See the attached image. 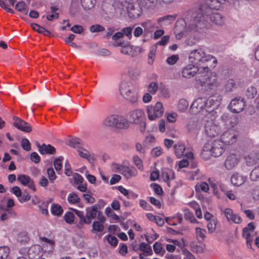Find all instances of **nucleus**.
<instances>
[{"instance_id": "obj_44", "label": "nucleus", "mask_w": 259, "mask_h": 259, "mask_svg": "<svg viewBox=\"0 0 259 259\" xmlns=\"http://www.w3.org/2000/svg\"><path fill=\"white\" fill-rule=\"evenodd\" d=\"M218 220L217 218H213L207 224V228L209 233H213L216 229Z\"/></svg>"}, {"instance_id": "obj_10", "label": "nucleus", "mask_w": 259, "mask_h": 259, "mask_svg": "<svg viewBox=\"0 0 259 259\" xmlns=\"http://www.w3.org/2000/svg\"><path fill=\"white\" fill-rule=\"evenodd\" d=\"M79 140H77L75 143L71 142L70 146L76 149L78 155L81 157L87 159L91 164H93L95 159L94 155L80 147L79 145Z\"/></svg>"}, {"instance_id": "obj_26", "label": "nucleus", "mask_w": 259, "mask_h": 259, "mask_svg": "<svg viewBox=\"0 0 259 259\" xmlns=\"http://www.w3.org/2000/svg\"><path fill=\"white\" fill-rule=\"evenodd\" d=\"M115 115L112 114L107 116L103 120V126L105 127H115Z\"/></svg>"}, {"instance_id": "obj_52", "label": "nucleus", "mask_w": 259, "mask_h": 259, "mask_svg": "<svg viewBox=\"0 0 259 259\" xmlns=\"http://www.w3.org/2000/svg\"><path fill=\"white\" fill-rule=\"evenodd\" d=\"M18 241L20 243L26 242L28 240V234L26 232H20L17 236Z\"/></svg>"}, {"instance_id": "obj_37", "label": "nucleus", "mask_w": 259, "mask_h": 259, "mask_svg": "<svg viewBox=\"0 0 259 259\" xmlns=\"http://www.w3.org/2000/svg\"><path fill=\"white\" fill-rule=\"evenodd\" d=\"M139 249L145 253L146 255H151L153 253L151 247L144 242H142L140 244Z\"/></svg>"}, {"instance_id": "obj_46", "label": "nucleus", "mask_w": 259, "mask_h": 259, "mask_svg": "<svg viewBox=\"0 0 259 259\" xmlns=\"http://www.w3.org/2000/svg\"><path fill=\"white\" fill-rule=\"evenodd\" d=\"M195 233L197 239L199 241H202L205 237L206 231L204 229L199 227L195 228Z\"/></svg>"}, {"instance_id": "obj_61", "label": "nucleus", "mask_w": 259, "mask_h": 259, "mask_svg": "<svg viewBox=\"0 0 259 259\" xmlns=\"http://www.w3.org/2000/svg\"><path fill=\"white\" fill-rule=\"evenodd\" d=\"M91 32H99L105 30V28L99 24L92 25L90 28Z\"/></svg>"}, {"instance_id": "obj_9", "label": "nucleus", "mask_w": 259, "mask_h": 259, "mask_svg": "<svg viewBox=\"0 0 259 259\" xmlns=\"http://www.w3.org/2000/svg\"><path fill=\"white\" fill-rule=\"evenodd\" d=\"M238 132L233 128H230L224 132L221 137V141L225 145H230L234 144L237 141Z\"/></svg>"}, {"instance_id": "obj_3", "label": "nucleus", "mask_w": 259, "mask_h": 259, "mask_svg": "<svg viewBox=\"0 0 259 259\" xmlns=\"http://www.w3.org/2000/svg\"><path fill=\"white\" fill-rule=\"evenodd\" d=\"M189 60L191 63L197 66H206L209 68V71L215 67L217 60L210 54L206 53L204 49L199 48L192 50L189 55Z\"/></svg>"}, {"instance_id": "obj_17", "label": "nucleus", "mask_w": 259, "mask_h": 259, "mask_svg": "<svg viewBox=\"0 0 259 259\" xmlns=\"http://www.w3.org/2000/svg\"><path fill=\"white\" fill-rule=\"evenodd\" d=\"M239 158L237 155L230 154L227 156L224 165L226 169L230 170L234 168L238 163Z\"/></svg>"}, {"instance_id": "obj_55", "label": "nucleus", "mask_w": 259, "mask_h": 259, "mask_svg": "<svg viewBox=\"0 0 259 259\" xmlns=\"http://www.w3.org/2000/svg\"><path fill=\"white\" fill-rule=\"evenodd\" d=\"M158 90V85L156 82H151L148 86V91L149 93L154 95Z\"/></svg>"}, {"instance_id": "obj_20", "label": "nucleus", "mask_w": 259, "mask_h": 259, "mask_svg": "<svg viewBox=\"0 0 259 259\" xmlns=\"http://www.w3.org/2000/svg\"><path fill=\"white\" fill-rule=\"evenodd\" d=\"M14 122L13 124L17 128L27 133L31 131V127L27 122L16 117H14Z\"/></svg>"}, {"instance_id": "obj_57", "label": "nucleus", "mask_w": 259, "mask_h": 259, "mask_svg": "<svg viewBox=\"0 0 259 259\" xmlns=\"http://www.w3.org/2000/svg\"><path fill=\"white\" fill-rule=\"evenodd\" d=\"M65 222L68 224H72L74 222V213L70 211H67L64 216Z\"/></svg>"}, {"instance_id": "obj_28", "label": "nucleus", "mask_w": 259, "mask_h": 259, "mask_svg": "<svg viewBox=\"0 0 259 259\" xmlns=\"http://www.w3.org/2000/svg\"><path fill=\"white\" fill-rule=\"evenodd\" d=\"M39 152L41 154H54L56 152V149L55 147L51 145H46L43 144L41 146L38 147Z\"/></svg>"}, {"instance_id": "obj_21", "label": "nucleus", "mask_w": 259, "mask_h": 259, "mask_svg": "<svg viewBox=\"0 0 259 259\" xmlns=\"http://www.w3.org/2000/svg\"><path fill=\"white\" fill-rule=\"evenodd\" d=\"M17 180L23 185L28 187L34 191H35L33 181L29 176L21 174L18 176Z\"/></svg>"}, {"instance_id": "obj_19", "label": "nucleus", "mask_w": 259, "mask_h": 259, "mask_svg": "<svg viewBox=\"0 0 259 259\" xmlns=\"http://www.w3.org/2000/svg\"><path fill=\"white\" fill-rule=\"evenodd\" d=\"M41 243L43 253L51 254L53 252L54 248V242L53 240L43 237L41 238Z\"/></svg>"}, {"instance_id": "obj_54", "label": "nucleus", "mask_w": 259, "mask_h": 259, "mask_svg": "<svg viewBox=\"0 0 259 259\" xmlns=\"http://www.w3.org/2000/svg\"><path fill=\"white\" fill-rule=\"evenodd\" d=\"M257 91L256 89L253 87L250 86L247 89L246 91V95L248 98H253L256 95Z\"/></svg>"}, {"instance_id": "obj_8", "label": "nucleus", "mask_w": 259, "mask_h": 259, "mask_svg": "<svg viewBox=\"0 0 259 259\" xmlns=\"http://www.w3.org/2000/svg\"><path fill=\"white\" fill-rule=\"evenodd\" d=\"M148 119L153 120L161 117L164 112V108L162 103L157 102L154 106H148L147 108Z\"/></svg>"}, {"instance_id": "obj_40", "label": "nucleus", "mask_w": 259, "mask_h": 259, "mask_svg": "<svg viewBox=\"0 0 259 259\" xmlns=\"http://www.w3.org/2000/svg\"><path fill=\"white\" fill-rule=\"evenodd\" d=\"M175 152L176 155L179 158L181 157L185 150V147L182 143H179L176 144L175 147Z\"/></svg>"}, {"instance_id": "obj_14", "label": "nucleus", "mask_w": 259, "mask_h": 259, "mask_svg": "<svg viewBox=\"0 0 259 259\" xmlns=\"http://www.w3.org/2000/svg\"><path fill=\"white\" fill-rule=\"evenodd\" d=\"M222 214L230 223H234L239 224L241 223L242 219L241 217L237 213H235L233 210L230 208H226L221 210Z\"/></svg>"}, {"instance_id": "obj_23", "label": "nucleus", "mask_w": 259, "mask_h": 259, "mask_svg": "<svg viewBox=\"0 0 259 259\" xmlns=\"http://www.w3.org/2000/svg\"><path fill=\"white\" fill-rule=\"evenodd\" d=\"M130 126V122L123 116L116 114L115 127L119 129H127Z\"/></svg>"}, {"instance_id": "obj_53", "label": "nucleus", "mask_w": 259, "mask_h": 259, "mask_svg": "<svg viewBox=\"0 0 259 259\" xmlns=\"http://www.w3.org/2000/svg\"><path fill=\"white\" fill-rule=\"evenodd\" d=\"M104 240H106L112 246H116L118 243L117 239L116 237L111 235H108L104 238Z\"/></svg>"}, {"instance_id": "obj_35", "label": "nucleus", "mask_w": 259, "mask_h": 259, "mask_svg": "<svg viewBox=\"0 0 259 259\" xmlns=\"http://www.w3.org/2000/svg\"><path fill=\"white\" fill-rule=\"evenodd\" d=\"M1 217L0 220L2 221H5L7 220L10 217H11L12 215H15V213L13 212L12 210L6 208L5 207L4 210H2V212L0 213Z\"/></svg>"}, {"instance_id": "obj_47", "label": "nucleus", "mask_w": 259, "mask_h": 259, "mask_svg": "<svg viewBox=\"0 0 259 259\" xmlns=\"http://www.w3.org/2000/svg\"><path fill=\"white\" fill-rule=\"evenodd\" d=\"M32 27L36 31H37L38 32L43 34L44 35H48L50 33V32L46 28L42 26H40V25L37 24H32Z\"/></svg>"}, {"instance_id": "obj_50", "label": "nucleus", "mask_w": 259, "mask_h": 259, "mask_svg": "<svg viewBox=\"0 0 259 259\" xmlns=\"http://www.w3.org/2000/svg\"><path fill=\"white\" fill-rule=\"evenodd\" d=\"M235 87V83L233 79H228L225 84L224 88L227 92H231Z\"/></svg>"}, {"instance_id": "obj_33", "label": "nucleus", "mask_w": 259, "mask_h": 259, "mask_svg": "<svg viewBox=\"0 0 259 259\" xmlns=\"http://www.w3.org/2000/svg\"><path fill=\"white\" fill-rule=\"evenodd\" d=\"M158 237V234L153 229H151V231L145 234V239L149 243L153 242L154 240L157 239Z\"/></svg>"}, {"instance_id": "obj_34", "label": "nucleus", "mask_w": 259, "mask_h": 259, "mask_svg": "<svg viewBox=\"0 0 259 259\" xmlns=\"http://www.w3.org/2000/svg\"><path fill=\"white\" fill-rule=\"evenodd\" d=\"M15 9L19 12L27 14L28 12V5L24 2L21 1L15 5Z\"/></svg>"}, {"instance_id": "obj_56", "label": "nucleus", "mask_w": 259, "mask_h": 259, "mask_svg": "<svg viewBox=\"0 0 259 259\" xmlns=\"http://www.w3.org/2000/svg\"><path fill=\"white\" fill-rule=\"evenodd\" d=\"M133 160L138 168L141 171H143L144 167L141 159L138 156H134L133 158Z\"/></svg>"}, {"instance_id": "obj_32", "label": "nucleus", "mask_w": 259, "mask_h": 259, "mask_svg": "<svg viewBox=\"0 0 259 259\" xmlns=\"http://www.w3.org/2000/svg\"><path fill=\"white\" fill-rule=\"evenodd\" d=\"M80 198L75 193H70L68 195L67 201L70 205H78L80 203Z\"/></svg>"}, {"instance_id": "obj_22", "label": "nucleus", "mask_w": 259, "mask_h": 259, "mask_svg": "<svg viewBox=\"0 0 259 259\" xmlns=\"http://www.w3.org/2000/svg\"><path fill=\"white\" fill-rule=\"evenodd\" d=\"M120 173L126 179H130L138 175V171L134 166L120 167Z\"/></svg>"}, {"instance_id": "obj_31", "label": "nucleus", "mask_w": 259, "mask_h": 259, "mask_svg": "<svg viewBox=\"0 0 259 259\" xmlns=\"http://www.w3.org/2000/svg\"><path fill=\"white\" fill-rule=\"evenodd\" d=\"M51 212L53 215L59 217L62 214L63 210L60 205L53 203L51 207Z\"/></svg>"}, {"instance_id": "obj_6", "label": "nucleus", "mask_w": 259, "mask_h": 259, "mask_svg": "<svg viewBox=\"0 0 259 259\" xmlns=\"http://www.w3.org/2000/svg\"><path fill=\"white\" fill-rule=\"evenodd\" d=\"M209 68L206 66H197L194 64H188L182 70L183 77L186 78H190L193 77L196 73H205L209 72Z\"/></svg>"}, {"instance_id": "obj_24", "label": "nucleus", "mask_w": 259, "mask_h": 259, "mask_svg": "<svg viewBox=\"0 0 259 259\" xmlns=\"http://www.w3.org/2000/svg\"><path fill=\"white\" fill-rule=\"evenodd\" d=\"M176 16L168 15L157 19V22L160 27H164L171 24L176 19Z\"/></svg>"}, {"instance_id": "obj_12", "label": "nucleus", "mask_w": 259, "mask_h": 259, "mask_svg": "<svg viewBox=\"0 0 259 259\" xmlns=\"http://www.w3.org/2000/svg\"><path fill=\"white\" fill-rule=\"evenodd\" d=\"M86 217L92 221V219L97 218L101 222H105L106 219L102 212L98 210V206L94 205L90 207L86 208Z\"/></svg>"}, {"instance_id": "obj_18", "label": "nucleus", "mask_w": 259, "mask_h": 259, "mask_svg": "<svg viewBox=\"0 0 259 259\" xmlns=\"http://www.w3.org/2000/svg\"><path fill=\"white\" fill-rule=\"evenodd\" d=\"M43 251L39 245H34L30 247L28 252V255L30 259L39 258L42 257Z\"/></svg>"}, {"instance_id": "obj_43", "label": "nucleus", "mask_w": 259, "mask_h": 259, "mask_svg": "<svg viewBox=\"0 0 259 259\" xmlns=\"http://www.w3.org/2000/svg\"><path fill=\"white\" fill-rule=\"evenodd\" d=\"M184 212V217L186 220H189L191 223H197L198 221L195 219L193 213L188 209L184 208L183 209Z\"/></svg>"}, {"instance_id": "obj_1", "label": "nucleus", "mask_w": 259, "mask_h": 259, "mask_svg": "<svg viewBox=\"0 0 259 259\" xmlns=\"http://www.w3.org/2000/svg\"><path fill=\"white\" fill-rule=\"evenodd\" d=\"M221 100V96L215 94L208 98H197L190 106V110L193 113H201L203 115L205 133L209 137H214L221 132L220 126L215 124L214 120L218 116L217 107L220 105Z\"/></svg>"}, {"instance_id": "obj_59", "label": "nucleus", "mask_w": 259, "mask_h": 259, "mask_svg": "<svg viewBox=\"0 0 259 259\" xmlns=\"http://www.w3.org/2000/svg\"><path fill=\"white\" fill-rule=\"evenodd\" d=\"M250 178L252 181H257L259 179V166L255 167L251 171Z\"/></svg>"}, {"instance_id": "obj_13", "label": "nucleus", "mask_w": 259, "mask_h": 259, "mask_svg": "<svg viewBox=\"0 0 259 259\" xmlns=\"http://www.w3.org/2000/svg\"><path fill=\"white\" fill-rule=\"evenodd\" d=\"M131 121L135 124H140L144 128L145 127V115L143 110L137 109L132 111L130 113Z\"/></svg>"}, {"instance_id": "obj_7", "label": "nucleus", "mask_w": 259, "mask_h": 259, "mask_svg": "<svg viewBox=\"0 0 259 259\" xmlns=\"http://www.w3.org/2000/svg\"><path fill=\"white\" fill-rule=\"evenodd\" d=\"M126 9L128 16L132 19L138 18L142 13V9L137 0H125L122 3Z\"/></svg>"}, {"instance_id": "obj_4", "label": "nucleus", "mask_w": 259, "mask_h": 259, "mask_svg": "<svg viewBox=\"0 0 259 259\" xmlns=\"http://www.w3.org/2000/svg\"><path fill=\"white\" fill-rule=\"evenodd\" d=\"M224 151V145L220 140L209 141L205 143L201 151L202 157L208 159L210 156L219 157Z\"/></svg>"}, {"instance_id": "obj_36", "label": "nucleus", "mask_w": 259, "mask_h": 259, "mask_svg": "<svg viewBox=\"0 0 259 259\" xmlns=\"http://www.w3.org/2000/svg\"><path fill=\"white\" fill-rule=\"evenodd\" d=\"M153 250L156 254L163 256L165 253V250L162 247L161 243L156 242L153 245Z\"/></svg>"}, {"instance_id": "obj_25", "label": "nucleus", "mask_w": 259, "mask_h": 259, "mask_svg": "<svg viewBox=\"0 0 259 259\" xmlns=\"http://www.w3.org/2000/svg\"><path fill=\"white\" fill-rule=\"evenodd\" d=\"M247 178L239 173L234 174L231 178V182L234 186H240L246 181Z\"/></svg>"}, {"instance_id": "obj_45", "label": "nucleus", "mask_w": 259, "mask_h": 259, "mask_svg": "<svg viewBox=\"0 0 259 259\" xmlns=\"http://www.w3.org/2000/svg\"><path fill=\"white\" fill-rule=\"evenodd\" d=\"M73 211L75 212L76 214L79 217L80 221L81 223L89 224L91 223V221L90 219L84 217V213L82 211H79L76 209H72Z\"/></svg>"}, {"instance_id": "obj_62", "label": "nucleus", "mask_w": 259, "mask_h": 259, "mask_svg": "<svg viewBox=\"0 0 259 259\" xmlns=\"http://www.w3.org/2000/svg\"><path fill=\"white\" fill-rule=\"evenodd\" d=\"M22 148L26 151H29L31 149V145L29 140L26 138L22 139L21 141Z\"/></svg>"}, {"instance_id": "obj_58", "label": "nucleus", "mask_w": 259, "mask_h": 259, "mask_svg": "<svg viewBox=\"0 0 259 259\" xmlns=\"http://www.w3.org/2000/svg\"><path fill=\"white\" fill-rule=\"evenodd\" d=\"M63 159V158L62 157H59L56 158L54 161V165L57 171L61 170L62 168Z\"/></svg>"}, {"instance_id": "obj_16", "label": "nucleus", "mask_w": 259, "mask_h": 259, "mask_svg": "<svg viewBox=\"0 0 259 259\" xmlns=\"http://www.w3.org/2000/svg\"><path fill=\"white\" fill-rule=\"evenodd\" d=\"M200 14L203 17V20H204V16H209L210 20L214 24L219 25L224 24L225 18L221 14L218 12H212L211 11L209 15H204L202 13H200ZM204 21L206 22L205 20ZM205 24H206V23Z\"/></svg>"}, {"instance_id": "obj_38", "label": "nucleus", "mask_w": 259, "mask_h": 259, "mask_svg": "<svg viewBox=\"0 0 259 259\" xmlns=\"http://www.w3.org/2000/svg\"><path fill=\"white\" fill-rule=\"evenodd\" d=\"M105 222H101L100 221H94L92 224V232H101L104 230V227L103 223Z\"/></svg>"}, {"instance_id": "obj_42", "label": "nucleus", "mask_w": 259, "mask_h": 259, "mask_svg": "<svg viewBox=\"0 0 259 259\" xmlns=\"http://www.w3.org/2000/svg\"><path fill=\"white\" fill-rule=\"evenodd\" d=\"M188 106V102L186 99H181L179 100L178 104V108L179 111L185 112L187 110Z\"/></svg>"}, {"instance_id": "obj_2", "label": "nucleus", "mask_w": 259, "mask_h": 259, "mask_svg": "<svg viewBox=\"0 0 259 259\" xmlns=\"http://www.w3.org/2000/svg\"><path fill=\"white\" fill-rule=\"evenodd\" d=\"M206 28V24L203 18L199 13L193 12L187 22L183 19H178L176 23L174 33L176 37L180 39L184 35V31H194L201 33Z\"/></svg>"}, {"instance_id": "obj_51", "label": "nucleus", "mask_w": 259, "mask_h": 259, "mask_svg": "<svg viewBox=\"0 0 259 259\" xmlns=\"http://www.w3.org/2000/svg\"><path fill=\"white\" fill-rule=\"evenodd\" d=\"M156 47H153L150 51L148 54V63L149 65H152L154 62L155 54L156 52Z\"/></svg>"}, {"instance_id": "obj_27", "label": "nucleus", "mask_w": 259, "mask_h": 259, "mask_svg": "<svg viewBox=\"0 0 259 259\" xmlns=\"http://www.w3.org/2000/svg\"><path fill=\"white\" fill-rule=\"evenodd\" d=\"M165 240L169 242V243H172V244H167L165 245L166 249L167 251L169 252H173L175 251L176 248V246H181V242L177 240V239H172L170 238H166L165 239Z\"/></svg>"}, {"instance_id": "obj_29", "label": "nucleus", "mask_w": 259, "mask_h": 259, "mask_svg": "<svg viewBox=\"0 0 259 259\" xmlns=\"http://www.w3.org/2000/svg\"><path fill=\"white\" fill-rule=\"evenodd\" d=\"M209 86H216L218 84V77L215 72H211L205 80L202 81Z\"/></svg>"}, {"instance_id": "obj_41", "label": "nucleus", "mask_w": 259, "mask_h": 259, "mask_svg": "<svg viewBox=\"0 0 259 259\" xmlns=\"http://www.w3.org/2000/svg\"><path fill=\"white\" fill-rule=\"evenodd\" d=\"M128 73L132 79H136L140 77L141 72L137 67H131L128 69Z\"/></svg>"}, {"instance_id": "obj_48", "label": "nucleus", "mask_w": 259, "mask_h": 259, "mask_svg": "<svg viewBox=\"0 0 259 259\" xmlns=\"http://www.w3.org/2000/svg\"><path fill=\"white\" fill-rule=\"evenodd\" d=\"M209 190V185L205 182H200L196 185V190L207 192Z\"/></svg>"}, {"instance_id": "obj_39", "label": "nucleus", "mask_w": 259, "mask_h": 259, "mask_svg": "<svg viewBox=\"0 0 259 259\" xmlns=\"http://www.w3.org/2000/svg\"><path fill=\"white\" fill-rule=\"evenodd\" d=\"M156 2V0H139V4L141 7L150 9L155 5Z\"/></svg>"}, {"instance_id": "obj_60", "label": "nucleus", "mask_w": 259, "mask_h": 259, "mask_svg": "<svg viewBox=\"0 0 259 259\" xmlns=\"http://www.w3.org/2000/svg\"><path fill=\"white\" fill-rule=\"evenodd\" d=\"M133 47L130 45L122 46L120 49V52L125 55H131L133 51Z\"/></svg>"}, {"instance_id": "obj_63", "label": "nucleus", "mask_w": 259, "mask_h": 259, "mask_svg": "<svg viewBox=\"0 0 259 259\" xmlns=\"http://www.w3.org/2000/svg\"><path fill=\"white\" fill-rule=\"evenodd\" d=\"M141 25L147 31H150L155 28V24L151 21H147L141 24Z\"/></svg>"}, {"instance_id": "obj_49", "label": "nucleus", "mask_w": 259, "mask_h": 259, "mask_svg": "<svg viewBox=\"0 0 259 259\" xmlns=\"http://www.w3.org/2000/svg\"><path fill=\"white\" fill-rule=\"evenodd\" d=\"M10 253V249L7 246L0 247V259H6Z\"/></svg>"}, {"instance_id": "obj_11", "label": "nucleus", "mask_w": 259, "mask_h": 259, "mask_svg": "<svg viewBox=\"0 0 259 259\" xmlns=\"http://www.w3.org/2000/svg\"><path fill=\"white\" fill-rule=\"evenodd\" d=\"M255 235V233L254 232L253 224L250 223L242 231V236L246 239V245L248 248H251L252 241Z\"/></svg>"}, {"instance_id": "obj_30", "label": "nucleus", "mask_w": 259, "mask_h": 259, "mask_svg": "<svg viewBox=\"0 0 259 259\" xmlns=\"http://www.w3.org/2000/svg\"><path fill=\"white\" fill-rule=\"evenodd\" d=\"M161 178L164 181L168 182L175 178V174L174 171L170 169H164L162 172Z\"/></svg>"}, {"instance_id": "obj_15", "label": "nucleus", "mask_w": 259, "mask_h": 259, "mask_svg": "<svg viewBox=\"0 0 259 259\" xmlns=\"http://www.w3.org/2000/svg\"><path fill=\"white\" fill-rule=\"evenodd\" d=\"M245 105L243 99L235 98L231 101L229 108L232 112L238 113L243 110Z\"/></svg>"}, {"instance_id": "obj_64", "label": "nucleus", "mask_w": 259, "mask_h": 259, "mask_svg": "<svg viewBox=\"0 0 259 259\" xmlns=\"http://www.w3.org/2000/svg\"><path fill=\"white\" fill-rule=\"evenodd\" d=\"M179 57L178 55H173L166 59V62L169 65H174L178 61Z\"/></svg>"}, {"instance_id": "obj_5", "label": "nucleus", "mask_w": 259, "mask_h": 259, "mask_svg": "<svg viewBox=\"0 0 259 259\" xmlns=\"http://www.w3.org/2000/svg\"><path fill=\"white\" fill-rule=\"evenodd\" d=\"M120 93L121 96L128 101L132 103L137 102L138 97L135 87L127 81H122L120 85Z\"/></svg>"}]
</instances>
